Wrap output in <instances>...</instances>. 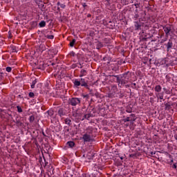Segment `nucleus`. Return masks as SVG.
I'll list each match as a JSON object with an SVG mask.
<instances>
[{
    "label": "nucleus",
    "instance_id": "f257e3e1",
    "mask_svg": "<svg viewBox=\"0 0 177 177\" xmlns=\"http://www.w3.org/2000/svg\"><path fill=\"white\" fill-rule=\"evenodd\" d=\"M163 30L166 37H168L169 35H171V33L174 32V26H172V25H166L163 26Z\"/></svg>",
    "mask_w": 177,
    "mask_h": 177
},
{
    "label": "nucleus",
    "instance_id": "f03ea898",
    "mask_svg": "<svg viewBox=\"0 0 177 177\" xmlns=\"http://www.w3.org/2000/svg\"><path fill=\"white\" fill-rule=\"evenodd\" d=\"M116 81L118 84V86L121 88L122 86H124L126 84H128L129 82L128 80H126V79H123L122 77H120V76H115Z\"/></svg>",
    "mask_w": 177,
    "mask_h": 177
},
{
    "label": "nucleus",
    "instance_id": "7ed1b4c3",
    "mask_svg": "<svg viewBox=\"0 0 177 177\" xmlns=\"http://www.w3.org/2000/svg\"><path fill=\"white\" fill-rule=\"evenodd\" d=\"M68 104H70L71 106H77L78 104H81V99L78 97H73L71 99H69Z\"/></svg>",
    "mask_w": 177,
    "mask_h": 177
},
{
    "label": "nucleus",
    "instance_id": "20e7f679",
    "mask_svg": "<svg viewBox=\"0 0 177 177\" xmlns=\"http://www.w3.org/2000/svg\"><path fill=\"white\" fill-rule=\"evenodd\" d=\"M80 81L81 86H84V88H86V89H89V86L88 85V83L85 81V79L81 78Z\"/></svg>",
    "mask_w": 177,
    "mask_h": 177
},
{
    "label": "nucleus",
    "instance_id": "39448f33",
    "mask_svg": "<svg viewBox=\"0 0 177 177\" xmlns=\"http://www.w3.org/2000/svg\"><path fill=\"white\" fill-rule=\"evenodd\" d=\"M82 139L84 140V142H91V140H92V138H91V135L88 134V133H85L84 135H83Z\"/></svg>",
    "mask_w": 177,
    "mask_h": 177
},
{
    "label": "nucleus",
    "instance_id": "423d86ee",
    "mask_svg": "<svg viewBox=\"0 0 177 177\" xmlns=\"http://www.w3.org/2000/svg\"><path fill=\"white\" fill-rule=\"evenodd\" d=\"M72 115L75 118L80 119V118L81 117V113H78V111H74L72 112Z\"/></svg>",
    "mask_w": 177,
    "mask_h": 177
},
{
    "label": "nucleus",
    "instance_id": "0eeeda50",
    "mask_svg": "<svg viewBox=\"0 0 177 177\" xmlns=\"http://www.w3.org/2000/svg\"><path fill=\"white\" fill-rule=\"evenodd\" d=\"M156 96L157 99H160V100H162V99H164V92L156 93Z\"/></svg>",
    "mask_w": 177,
    "mask_h": 177
},
{
    "label": "nucleus",
    "instance_id": "6e6552de",
    "mask_svg": "<svg viewBox=\"0 0 177 177\" xmlns=\"http://www.w3.org/2000/svg\"><path fill=\"white\" fill-rule=\"evenodd\" d=\"M58 115L59 117H63L64 115H66V112H64V109L62 108H59L58 110Z\"/></svg>",
    "mask_w": 177,
    "mask_h": 177
},
{
    "label": "nucleus",
    "instance_id": "1a4fd4ad",
    "mask_svg": "<svg viewBox=\"0 0 177 177\" xmlns=\"http://www.w3.org/2000/svg\"><path fill=\"white\" fill-rule=\"evenodd\" d=\"M172 46H174V43H172V41L169 39L167 44V50H169V49H172Z\"/></svg>",
    "mask_w": 177,
    "mask_h": 177
},
{
    "label": "nucleus",
    "instance_id": "9d476101",
    "mask_svg": "<svg viewBox=\"0 0 177 177\" xmlns=\"http://www.w3.org/2000/svg\"><path fill=\"white\" fill-rule=\"evenodd\" d=\"M134 23H135V24H134L135 30H141L142 29L141 28L142 25H140L138 21H135Z\"/></svg>",
    "mask_w": 177,
    "mask_h": 177
},
{
    "label": "nucleus",
    "instance_id": "9b49d317",
    "mask_svg": "<svg viewBox=\"0 0 177 177\" xmlns=\"http://www.w3.org/2000/svg\"><path fill=\"white\" fill-rule=\"evenodd\" d=\"M162 89V87H161L160 85H156L154 88L155 92H156V93L161 92Z\"/></svg>",
    "mask_w": 177,
    "mask_h": 177
},
{
    "label": "nucleus",
    "instance_id": "f8f14e48",
    "mask_svg": "<svg viewBox=\"0 0 177 177\" xmlns=\"http://www.w3.org/2000/svg\"><path fill=\"white\" fill-rule=\"evenodd\" d=\"M121 77H122V78L129 82V75H128V72L124 73Z\"/></svg>",
    "mask_w": 177,
    "mask_h": 177
},
{
    "label": "nucleus",
    "instance_id": "ddd939ff",
    "mask_svg": "<svg viewBox=\"0 0 177 177\" xmlns=\"http://www.w3.org/2000/svg\"><path fill=\"white\" fill-rule=\"evenodd\" d=\"M15 124H17V125H18L19 127H22L23 126V122H21L20 121V120L19 119H16L15 121Z\"/></svg>",
    "mask_w": 177,
    "mask_h": 177
},
{
    "label": "nucleus",
    "instance_id": "4468645a",
    "mask_svg": "<svg viewBox=\"0 0 177 177\" xmlns=\"http://www.w3.org/2000/svg\"><path fill=\"white\" fill-rule=\"evenodd\" d=\"M74 85H75V86H76V87L80 86V85H81V82H80V80H75V82H74Z\"/></svg>",
    "mask_w": 177,
    "mask_h": 177
},
{
    "label": "nucleus",
    "instance_id": "2eb2a0df",
    "mask_svg": "<svg viewBox=\"0 0 177 177\" xmlns=\"http://www.w3.org/2000/svg\"><path fill=\"white\" fill-rule=\"evenodd\" d=\"M86 75V70L85 69H82L81 71H80V77H84Z\"/></svg>",
    "mask_w": 177,
    "mask_h": 177
},
{
    "label": "nucleus",
    "instance_id": "dca6fc26",
    "mask_svg": "<svg viewBox=\"0 0 177 177\" xmlns=\"http://www.w3.org/2000/svg\"><path fill=\"white\" fill-rule=\"evenodd\" d=\"M129 118H130V121H136V116H135V114H131Z\"/></svg>",
    "mask_w": 177,
    "mask_h": 177
},
{
    "label": "nucleus",
    "instance_id": "f3484780",
    "mask_svg": "<svg viewBox=\"0 0 177 177\" xmlns=\"http://www.w3.org/2000/svg\"><path fill=\"white\" fill-rule=\"evenodd\" d=\"M67 145L69 146V147H74L75 143H74L73 141H68Z\"/></svg>",
    "mask_w": 177,
    "mask_h": 177
},
{
    "label": "nucleus",
    "instance_id": "a211bd4d",
    "mask_svg": "<svg viewBox=\"0 0 177 177\" xmlns=\"http://www.w3.org/2000/svg\"><path fill=\"white\" fill-rule=\"evenodd\" d=\"M91 118V114L84 115L83 118L82 119V121H84V120H89Z\"/></svg>",
    "mask_w": 177,
    "mask_h": 177
},
{
    "label": "nucleus",
    "instance_id": "6ab92c4d",
    "mask_svg": "<svg viewBox=\"0 0 177 177\" xmlns=\"http://www.w3.org/2000/svg\"><path fill=\"white\" fill-rule=\"evenodd\" d=\"M47 114L50 117H52V115H53V114H55V112L53 111V110H49L47 111Z\"/></svg>",
    "mask_w": 177,
    "mask_h": 177
},
{
    "label": "nucleus",
    "instance_id": "aec40b11",
    "mask_svg": "<svg viewBox=\"0 0 177 177\" xmlns=\"http://www.w3.org/2000/svg\"><path fill=\"white\" fill-rule=\"evenodd\" d=\"M39 27H45L46 26V22L45 21H41L39 24Z\"/></svg>",
    "mask_w": 177,
    "mask_h": 177
},
{
    "label": "nucleus",
    "instance_id": "412c9836",
    "mask_svg": "<svg viewBox=\"0 0 177 177\" xmlns=\"http://www.w3.org/2000/svg\"><path fill=\"white\" fill-rule=\"evenodd\" d=\"M64 121L65 124H66L67 125H71V120L66 118Z\"/></svg>",
    "mask_w": 177,
    "mask_h": 177
},
{
    "label": "nucleus",
    "instance_id": "4be33fe9",
    "mask_svg": "<svg viewBox=\"0 0 177 177\" xmlns=\"http://www.w3.org/2000/svg\"><path fill=\"white\" fill-rule=\"evenodd\" d=\"M46 38H48V39H53L55 38V36L53 35H45Z\"/></svg>",
    "mask_w": 177,
    "mask_h": 177
},
{
    "label": "nucleus",
    "instance_id": "5701e85b",
    "mask_svg": "<svg viewBox=\"0 0 177 177\" xmlns=\"http://www.w3.org/2000/svg\"><path fill=\"white\" fill-rule=\"evenodd\" d=\"M75 42H76L75 39H73L72 40V41H71L70 44H69L70 46H71V48H73V46H74Z\"/></svg>",
    "mask_w": 177,
    "mask_h": 177
},
{
    "label": "nucleus",
    "instance_id": "b1692460",
    "mask_svg": "<svg viewBox=\"0 0 177 177\" xmlns=\"http://www.w3.org/2000/svg\"><path fill=\"white\" fill-rule=\"evenodd\" d=\"M100 48H103V44H102V42H97V49H100Z\"/></svg>",
    "mask_w": 177,
    "mask_h": 177
},
{
    "label": "nucleus",
    "instance_id": "393cba45",
    "mask_svg": "<svg viewBox=\"0 0 177 177\" xmlns=\"http://www.w3.org/2000/svg\"><path fill=\"white\" fill-rule=\"evenodd\" d=\"M163 91H165L166 95H171V91L169 89L163 88Z\"/></svg>",
    "mask_w": 177,
    "mask_h": 177
},
{
    "label": "nucleus",
    "instance_id": "a878e982",
    "mask_svg": "<svg viewBox=\"0 0 177 177\" xmlns=\"http://www.w3.org/2000/svg\"><path fill=\"white\" fill-rule=\"evenodd\" d=\"M57 5L58 6H60V8H62V9H64V8H66V5H65V4H63V3H60V2H58V3H57Z\"/></svg>",
    "mask_w": 177,
    "mask_h": 177
},
{
    "label": "nucleus",
    "instance_id": "bb28decb",
    "mask_svg": "<svg viewBox=\"0 0 177 177\" xmlns=\"http://www.w3.org/2000/svg\"><path fill=\"white\" fill-rule=\"evenodd\" d=\"M35 84H37V80H35L32 81V84H31L32 89H34V88H35Z\"/></svg>",
    "mask_w": 177,
    "mask_h": 177
},
{
    "label": "nucleus",
    "instance_id": "cd10ccee",
    "mask_svg": "<svg viewBox=\"0 0 177 177\" xmlns=\"http://www.w3.org/2000/svg\"><path fill=\"white\" fill-rule=\"evenodd\" d=\"M30 122H34L35 120V117L34 115H30L29 118Z\"/></svg>",
    "mask_w": 177,
    "mask_h": 177
},
{
    "label": "nucleus",
    "instance_id": "c85d7f7f",
    "mask_svg": "<svg viewBox=\"0 0 177 177\" xmlns=\"http://www.w3.org/2000/svg\"><path fill=\"white\" fill-rule=\"evenodd\" d=\"M165 110H170L171 109V105L169 104L168 103L165 104Z\"/></svg>",
    "mask_w": 177,
    "mask_h": 177
},
{
    "label": "nucleus",
    "instance_id": "c756f323",
    "mask_svg": "<svg viewBox=\"0 0 177 177\" xmlns=\"http://www.w3.org/2000/svg\"><path fill=\"white\" fill-rule=\"evenodd\" d=\"M17 109L18 113H23V109H21V107L20 106H17Z\"/></svg>",
    "mask_w": 177,
    "mask_h": 177
},
{
    "label": "nucleus",
    "instance_id": "7c9ffc66",
    "mask_svg": "<svg viewBox=\"0 0 177 177\" xmlns=\"http://www.w3.org/2000/svg\"><path fill=\"white\" fill-rule=\"evenodd\" d=\"M11 49H12V53H17V50L16 49V47L12 46V47H11Z\"/></svg>",
    "mask_w": 177,
    "mask_h": 177
},
{
    "label": "nucleus",
    "instance_id": "2f4dec72",
    "mask_svg": "<svg viewBox=\"0 0 177 177\" xmlns=\"http://www.w3.org/2000/svg\"><path fill=\"white\" fill-rule=\"evenodd\" d=\"M6 71L8 73H10V72L12 71V67L8 66V67L6 68Z\"/></svg>",
    "mask_w": 177,
    "mask_h": 177
},
{
    "label": "nucleus",
    "instance_id": "473e14b6",
    "mask_svg": "<svg viewBox=\"0 0 177 177\" xmlns=\"http://www.w3.org/2000/svg\"><path fill=\"white\" fill-rule=\"evenodd\" d=\"M124 122H129L130 120L129 116L123 120Z\"/></svg>",
    "mask_w": 177,
    "mask_h": 177
},
{
    "label": "nucleus",
    "instance_id": "72a5a7b5",
    "mask_svg": "<svg viewBox=\"0 0 177 177\" xmlns=\"http://www.w3.org/2000/svg\"><path fill=\"white\" fill-rule=\"evenodd\" d=\"M82 97H84V99H86V100H88V99H89V95H82Z\"/></svg>",
    "mask_w": 177,
    "mask_h": 177
},
{
    "label": "nucleus",
    "instance_id": "f704fd0d",
    "mask_svg": "<svg viewBox=\"0 0 177 177\" xmlns=\"http://www.w3.org/2000/svg\"><path fill=\"white\" fill-rule=\"evenodd\" d=\"M88 91L90 92L89 95H91V96H95V94L93 93L92 89L90 90V88H89Z\"/></svg>",
    "mask_w": 177,
    "mask_h": 177
},
{
    "label": "nucleus",
    "instance_id": "c9c22d12",
    "mask_svg": "<svg viewBox=\"0 0 177 177\" xmlns=\"http://www.w3.org/2000/svg\"><path fill=\"white\" fill-rule=\"evenodd\" d=\"M28 96L29 97H34L35 96L34 93L32 92L29 93Z\"/></svg>",
    "mask_w": 177,
    "mask_h": 177
},
{
    "label": "nucleus",
    "instance_id": "e433bc0d",
    "mask_svg": "<svg viewBox=\"0 0 177 177\" xmlns=\"http://www.w3.org/2000/svg\"><path fill=\"white\" fill-rule=\"evenodd\" d=\"M104 41H105V44H110V39H105Z\"/></svg>",
    "mask_w": 177,
    "mask_h": 177
},
{
    "label": "nucleus",
    "instance_id": "4c0bfd02",
    "mask_svg": "<svg viewBox=\"0 0 177 177\" xmlns=\"http://www.w3.org/2000/svg\"><path fill=\"white\" fill-rule=\"evenodd\" d=\"M139 17V14L136 13L134 15V19H138Z\"/></svg>",
    "mask_w": 177,
    "mask_h": 177
},
{
    "label": "nucleus",
    "instance_id": "58836bf2",
    "mask_svg": "<svg viewBox=\"0 0 177 177\" xmlns=\"http://www.w3.org/2000/svg\"><path fill=\"white\" fill-rule=\"evenodd\" d=\"M82 6H83V8H86V3H82Z\"/></svg>",
    "mask_w": 177,
    "mask_h": 177
},
{
    "label": "nucleus",
    "instance_id": "ea45409f",
    "mask_svg": "<svg viewBox=\"0 0 177 177\" xmlns=\"http://www.w3.org/2000/svg\"><path fill=\"white\" fill-rule=\"evenodd\" d=\"M95 96H96V97H99V93H95Z\"/></svg>",
    "mask_w": 177,
    "mask_h": 177
},
{
    "label": "nucleus",
    "instance_id": "a19ab883",
    "mask_svg": "<svg viewBox=\"0 0 177 177\" xmlns=\"http://www.w3.org/2000/svg\"><path fill=\"white\" fill-rule=\"evenodd\" d=\"M2 74H3V73H0V80H2Z\"/></svg>",
    "mask_w": 177,
    "mask_h": 177
},
{
    "label": "nucleus",
    "instance_id": "79ce46f5",
    "mask_svg": "<svg viewBox=\"0 0 177 177\" xmlns=\"http://www.w3.org/2000/svg\"><path fill=\"white\" fill-rule=\"evenodd\" d=\"M174 139H176V140H177V134L174 135Z\"/></svg>",
    "mask_w": 177,
    "mask_h": 177
},
{
    "label": "nucleus",
    "instance_id": "37998d69",
    "mask_svg": "<svg viewBox=\"0 0 177 177\" xmlns=\"http://www.w3.org/2000/svg\"><path fill=\"white\" fill-rule=\"evenodd\" d=\"M135 6H136V9H138V7L139 6V4H135Z\"/></svg>",
    "mask_w": 177,
    "mask_h": 177
},
{
    "label": "nucleus",
    "instance_id": "c03bdc74",
    "mask_svg": "<svg viewBox=\"0 0 177 177\" xmlns=\"http://www.w3.org/2000/svg\"><path fill=\"white\" fill-rule=\"evenodd\" d=\"M111 77H118V75H112Z\"/></svg>",
    "mask_w": 177,
    "mask_h": 177
},
{
    "label": "nucleus",
    "instance_id": "a18cd8bd",
    "mask_svg": "<svg viewBox=\"0 0 177 177\" xmlns=\"http://www.w3.org/2000/svg\"><path fill=\"white\" fill-rule=\"evenodd\" d=\"M57 10L60 11V7H57Z\"/></svg>",
    "mask_w": 177,
    "mask_h": 177
},
{
    "label": "nucleus",
    "instance_id": "49530a36",
    "mask_svg": "<svg viewBox=\"0 0 177 177\" xmlns=\"http://www.w3.org/2000/svg\"><path fill=\"white\" fill-rule=\"evenodd\" d=\"M151 156H153V154H156V153H154V152H151Z\"/></svg>",
    "mask_w": 177,
    "mask_h": 177
},
{
    "label": "nucleus",
    "instance_id": "de8ad7c7",
    "mask_svg": "<svg viewBox=\"0 0 177 177\" xmlns=\"http://www.w3.org/2000/svg\"><path fill=\"white\" fill-rule=\"evenodd\" d=\"M136 13H138V9L136 10Z\"/></svg>",
    "mask_w": 177,
    "mask_h": 177
},
{
    "label": "nucleus",
    "instance_id": "09e8293b",
    "mask_svg": "<svg viewBox=\"0 0 177 177\" xmlns=\"http://www.w3.org/2000/svg\"><path fill=\"white\" fill-rule=\"evenodd\" d=\"M52 66H55V63H53V64H52Z\"/></svg>",
    "mask_w": 177,
    "mask_h": 177
},
{
    "label": "nucleus",
    "instance_id": "8fccbe9b",
    "mask_svg": "<svg viewBox=\"0 0 177 177\" xmlns=\"http://www.w3.org/2000/svg\"><path fill=\"white\" fill-rule=\"evenodd\" d=\"M107 2H110V0H106Z\"/></svg>",
    "mask_w": 177,
    "mask_h": 177
},
{
    "label": "nucleus",
    "instance_id": "3c124183",
    "mask_svg": "<svg viewBox=\"0 0 177 177\" xmlns=\"http://www.w3.org/2000/svg\"><path fill=\"white\" fill-rule=\"evenodd\" d=\"M120 159H122H122H123V158H122V157H120Z\"/></svg>",
    "mask_w": 177,
    "mask_h": 177
},
{
    "label": "nucleus",
    "instance_id": "603ef678",
    "mask_svg": "<svg viewBox=\"0 0 177 177\" xmlns=\"http://www.w3.org/2000/svg\"><path fill=\"white\" fill-rule=\"evenodd\" d=\"M88 154H92L91 153H88Z\"/></svg>",
    "mask_w": 177,
    "mask_h": 177
},
{
    "label": "nucleus",
    "instance_id": "864d4df0",
    "mask_svg": "<svg viewBox=\"0 0 177 177\" xmlns=\"http://www.w3.org/2000/svg\"><path fill=\"white\" fill-rule=\"evenodd\" d=\"M109 23H111V21H110Z\"/></svg>",
    "mask_w": 177,
    "mask_h": 177
},
{
    "label": "nucleus",
    "instance_id": "5fc2aeb1",
    "mask_svg": "<svg viewBox=\"0 0 177 177\" xmlns=\"http://www.w3.org/2000/svg\"><path fill=\"white\" fill-rule=\"evenodd\" d=\"M98 172H100V171H99V170H98Z\"/></svg>",
    "mask_w": 177,
    "mask_h": 177
}]
</instances>
